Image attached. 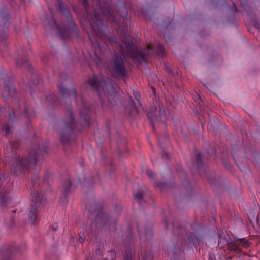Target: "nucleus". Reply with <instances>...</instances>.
<instances>
[{"label":"nucleus","mask_w":260,"mask_h":260,"mask_svg":"<svg viewBox=\"0 0 260 260\" xmlns=\"http://www.w3.org/2000/svg\"><path fill=\"white\" fill-rule=\"evenodd\" d=\"M36 153H31L28 158L15 156L12 159V164L15 173L17 174L19 172L24 171L31 165H36L37 164Z\"/></svg>","instance_id":"nucleus-1"},{"label":"nucleus","mask_w":260,"mask_h":260,"mask_svg":"<svg viewBox=\"0 0 260 260\" xmlns=\"http://www.w3.org/2000/svg\"><path fill=\"white\" fill-rule=\"evenodd\" d=\"M89 83L94 88L99 92L100 96L103 94H105L109 100L111 96L115 94V90L113 86L111 84H106L104 82L98 83L95 77L89 80Z\"/></svg>","instance_id":"nucleus-2"},{"label":"nucleus","mask_w":260,"mask_h":260,"mask_svg":"<svg viewBox=\"0 0 260 260\" xmlns=\"http://www.w3.org/2000/svg\"><path fill=\"white\" fill-rule=\"evenodd\" d=\"M42 201V197L40 193L38 194L37 196H34L32 199L31 207L28 213L29 220L32 224L35 223L37 219V211L41 207Z\"/></svg>","instance_id":"nucleus-3"},{"label":"nucleus","mask_w":260,"mask_h":260,"mask_svg":"<svg viewBox=\"0 0 260 260\" xmlns=\"http://www.w3.org/2000/svg\"><path fill=\"white\" fill-rule=\"evenodd\" d=\"M99 6L101 8L104 15L109 20H114V12L107 0H98Z\"/></svg>","instance_id":"nucleus-4"},{"label":"nucleus","mask_w":260,"mask_h":260,"mask_svg":"<svg viewBox=\"0 0 260 260\" xmlns=\"http://www.w3.org/2000/svg\"><path fill=\"white\" fill-rule=\"evenodd\" d=\"M113 70L117 75L124 76L126 75V71L123 60L120 57H116L113 62Z\"/></svg>","instance_id":"nucleus-5"},{"label":"nucleus","mask_w":260,"mask_h":260,"mask_svg":"<svg viewBox=\"0 0 260 260\" xmlns=\"http://www.w3.org/2000/svg\"><path fill=\"white\" fill-rule=\"evenodd\" d=\"M91 28L96 33H99L100 31V25L101 24V20L99 18L95 13L93 16H91L89 20Z\"/></svg>","instance_id":"nucleus-6"},{"label":"nucleus","mask_w":260,"mask_h":260,"mask_svg":"<svg viewBox=\"0 0 260 260\" xmlns=\"http://www.w3.org/2000/svg\"><path fill=\"white\" fill-rule=\"evenodd\" d=\"M132 57L136 61L142 62L145 60V54L136 50H132L130 52Z\"/></svg>","instance_id":"nucleus-7"},{"label":"nucleus","mask_w":260,"mask_h":260,"mask_svg":"<svg viewBox=\"0 0 260 260\" xmlns=\"http://www.w3.org/2000/svg\"><path fill=\"white\" fill-rule=\"evenodd\" d=\"M15 93L16 90L13 86L11 85H7L4 87L3 95L5 97H8L9 96H12Z\"/></svg>","instance_id":"nucleus-8"},{"label":"nucleus","mask_w":260,"mask_h":260,"mask_svg":"<svg viewBox=\"0 0 260 260\" xmlns=\"http://www.w3.org/2000/svg\"><path fill=\"white\" fill-rule=\"evenodd\" d=\"M58 88L59 89V91H60V92L61 93V94L62 95H65L66 94V91L68 93V92H70L69 93V95H70L71 94H73V95H74L75 96V91L74 90H71L70 91H68V90H67L64 87V86H63L62 85H58Z\"/></svg>","instance_id":"nucleus-9"},{"label":"nucleus","mask_w":260,"mask_h":260,"mask_svg":"<svg viewBox=\"0 0 260 260\" xmlns=\"http://www.w3.org/2000/svg\"><path fill=\"white\" fill-rule=\"evenodd\" d=\"M27 61V58L26 57H22L21 56H18L16 58V63L18 66H21L24 63H25Z\"/></svg>","instance_id":"nucleus-10"},{"label":"nucleus","mask_w":260,"mask_h":260,"mask_svg":"<svg viewBox=\"0 0 260 260\" xmlns=\"http://www.w3.org/2000/svg\"><path fill=\"white\" fill-rule=\"evenodd\" d=\"M239 246V245H238L237 244H232L229 246V249L231 251H233L235 252L238 253L240 251Z\"/></svg>","instance_id":"nucleus-11"},{"label":"nucleus","mask_w":260,"mask_h":260,"mask_svg":"<svg viewBox=\"0 0 260 260\" xmlns=\"http://www.w3.org/2000/svg\"><path fill=\"white\" fill-rule=\"evenodd\" d=\"M106 216L105 214L101 213L97 216L96 220L98 222H100L103 221V220H104L106 218Z\"/></svg>","instance_id":"nucleus-12"},{"label":"nucleus","mask_w":260,"mask_h":260,"mask_svg":"<svg viewBox=\"0 0 260 260\" xmlns=\"http://www.w3.org/2000/svg\"><path fill=\"white\" fill-rule=\"evenodd\" d=\"M241 245L244 247H247L249 245V243L247 240L242 239L240 240V241L239 242V245Z\"/></svg>","instance_id":"nucleus-13"},{"label":"nucleus","mask_w":260,"mask_h":260,"mask_svg":"<svg viewBox=\"0 0 260 260\" xmlns=\"http://www.w3.org/2000/svg\"><path fill=\"white\" fill-rule=\"evenodd\" d=\"M3 130L5 132V134L7 135L10 132L11 127L9 125H6L3 127Z\"/></svg>","instance_id":"nucleus-14"},{"label":"nucleus","mask_w":260,"mask_h":260,"mask_svg":"<svg viewBox=\"0 0 260 260\" xmlns=\"http://www.w3.org/2000/svg\"><path fill=\"white\" fill-rule=\"evenodd\" d=\"M61 140L62 141V142L63 143H67L68 142L69 140V137L68 136H63V135H61Z\"/></svg>","instance_id":"nucleus-15"},{"label":"nucleus","mask_w":260,"mask_h":260,"mask_svg":"<svg viewBox=\"0 0 260 260\" xmlns=\"http://www.w3.org/2000/svg\"><path fill=\"white\" fill-rule=\"evenodd\" d=\"M146 173L150 178H154V174L152 171L148 170L146 171Z\"/></svg>","instance_id":"nucleus-16"},{"label":"nucleus","mask_w":260,"mask_h":260,"mask_svg":"<svg viewBox=\"0 0 260 260\" xmlns=\"http://www.w3.org/2000/svg\"><path fill=\"white\" fill-rule=\"evenodd\" d=\"M81 117L82 118H83L84 119V120L85 121V124H87V125H88V123H89V118H88V117L87 116V114H86L84 116H83L82 114L81 115Z\"/></svg>","instance_id":"nucleus-17"},{"label":"nucleus","mask_w":260,"mask_h":260,"mask_svg":"<svg viewBox=\"0 0 260 260\" xmlns=\"http://www.w3.org/2000/svg\"><path fill=\"white\" fill-rule=\"evenodd\" d=\"M134 196L138 199H141L143 198V193L141 192H139L137 193H134Z\"/></svg>","instance_id":"nucleus-18"},{"label":"nucleus","mask_w":260,"mask_h":260,"mask_svg":"<svg viewBox=\"0 0 260 260\" xmlns=\"http://www.w3.org/2000/svg\"><path fill=\"white\" fill-rule=\"evenodd\" d=\"M71 184V181L69 180H68L66 182V184H64V188L66 191L69 188Z\"/></svg>","instance_id":"nucleus-19"},{"label":"nucleus","mask_w":260,"mask_h":260,"mask_svg":"<svg viewBox=\"0 0 260 260\" xmlns=\"http://www.w3.org/2000/svg\"><path fill=\"white\" fill-rule=\"evenodd\" d=\"M134 95L135 98V99L138 100V101H139L140 100V93L138 92H137V91H135L134 92Z\"/></svg>","instance_id":"nucleus-20"},{"label":"nucleus","mask_w":260,"mask_h":260,"mask_svg":"<svg viewBox=\"0 0 260 260\" xmlns=\"http://www.w3.org/2000/svg\"><path fill=\"white\" fill-rule=\"evenodd\" d=\"M124 260H132V256L131 254L127 253L124 257Z\"/></svg>","instance_id":"nucleus-21"},{"label":"nucleus","mask_w":260,"mask_h":260,"mask_svg":"<svg viewBox=\"0 0 260 260\" xmlns=\"http://www.w3.org/2000/svg\"><path fill=\"white\" fill-rule=\"evenodd\" d=\"M3 260H11V259L9 257V254L7 253H5V257L3 258Z\"/></svg>","instance_id":"nucleus-22"},{"label":"nucleus","mask_w":260,"mask_h":260,"mask_svg":"<svg viewBox=\"0 0 260 260\" xmlns=\"http://www.w3.org/2000/svg\"><path fill=\"white\" fill-rule=\"evenodd\" d=\"M70 116H71V119H70L71 123L72 124V123H73V121H74L73 118V114H72V112H70Z\"/></svg>","instance_id":"nucleus-23"},{"label":"nucleus","mask_w":260,"mask_h":260,"mask_svg":"<svg viewBox=\"0 0 260 260\" xmlns=\"http://www.w3.org/2000/svg\"><path fill=\"white\" fill-rule=\"evenodd\" d=\"M162 157L164 158L167 159V158H168V156L167 154H166L165 152H164V153L162 154Z\"/></svg>","instance_id":"nucleus-24"},{"label":"nucleus","mask_w":260,"mask_h":260,"mask_svg":"<svg viewBox=\"0 0 260 260\" xmlns=\"http://www.w3.org/2000/svg\"><path fill=\"white\" fill-rule=\"evenodd\" d=\"M87 0H83V4L85 8H86Z\"/></svg>","instance_id":"nucleus-25"},{"label":"nucleus","mask_w":260,"mask_h":260,"mask_svg":"<svg viewBox=\"0 0 260 260\" xmlns=\"http://www.w3.org/2000/svg\"><path fill=\"white\" fill-rule=\"evenodd\" d=\"M111 253V256H112L113 258H114V257H115V253H114V252H111V253Z\"/></svg>","instance_id":"nucleus-26"},{"label":"nucleus","mask_w":260,"mask_h":260,"mask_svg":"<svg viewBox=\"0 0 260 260\" xmlns=\"http://www.w3.org/2000/svg\"><path fill=\"white\" fill-rule=\"evenodd\" d=\"M79 240L81 243H82L84 241V239H83L81 237H80Z\"/></svg>","instance_id":"nucleus-27"},{"label":"nucleus","mask_w":260,"mask_h":260,"mask_svg":"<svg viewBox=\"0 0 260 260\" xmlns=\"http://www.w3.org/2000/svg\"><path fill=\"white\" fill-rule=\"evenodd\" d=\"M53 229L54 231H56L57 230V226H53Z\"/></svg>","instance_id":"nucleus-28"},{"label":"nucleus","mask_w":260,"mask_h":260,"mask_svg":"<svg viewBox=\"0 0 260 260\" xmlns=\"http://www.w3.org/2000/svg\"><path fill=\"white\" fill-rule=\"evenodd\" d=\"M59 7H60V10H62V7H61V4L59 5Z\"/></svg>","instance_id":"nucleus-29"},{"label":"nucleus","mask_w":260,"mask_h":260,"mask_svg":"<svg viewBox=\"0 0 260 260\" xmlns=\"http://www.w3.org/2000/svg\"><path fill=\"white\" fill-rule=\"evenodd\" d=\"M197 156H198V157L200 158V154H198Z\"/></svg>","instance_id":"nucleus-30"},{"label":"nucleus","mask_w":260,"mask_h":260,"mask_svg":"<svg viewBox=\"0 0 260 260\" xmlns=\"http://www.w3.org/2000/svg\"><path fill=\"white\" fill-rule=\"evenodd\" d=\"M147 48H148V50H149L150 49V47H149V46H147Z\"/></svg>","instance_id":"nucleus-31"},{"label":"nucleus","mask_w":260,"mask_h":260,"mask_svg":"<svg viewBox=\"0 0 260 260\" xmlns=\"http://www.w3.org/2000/svg\"><path fill=\"white\" fill-rule=\"evenodd\" d=\"M96 253L99 252V251H98V250H96Z\"/></svg>","instance_id":"nucleus-32"},{"label":"nucleus","mask_w":260,"mask_h":260,"mask_svg":"<svg viewBox=\"0 0 260 260\" xmlns=\"http://www.w3.org/2000/svg\"><path fill=\"white\" fill-rule=\"evenodd\" d=\"M96 253L99 252V251H98V250H96Z\"/></svg>","instance_id":"nucleus-33"},{"label":"nucleus","mask_w":260,"mask_h":260,"mask_svg":"<svg viewBox=\"0 0 260 260\" xmlns=\"http://www.w3.org/2000/svg\"><path fill=\"white\" fill-rule=\"evenodd\" d=\"M128 45L130 47H132V46H131L130 44H128Z\"/></svg>","instance_id":"nucleus-34"}]
</instances>
